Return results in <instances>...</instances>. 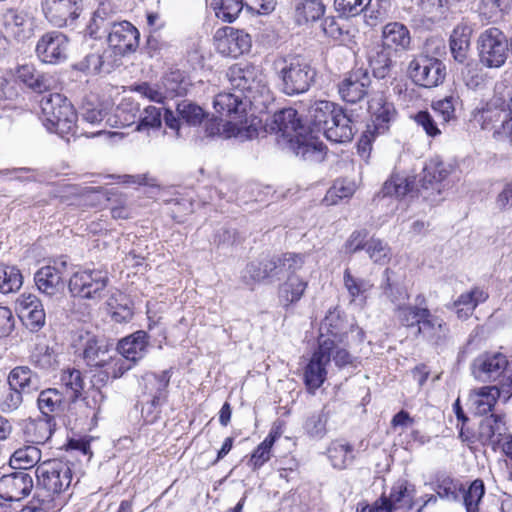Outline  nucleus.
I'll return each instance as SVG.
<instances>
[{"mask_svg":"<svg viewBox=\"0 0 512 512\" xmlns=\"http://www.w3.org/2000/svg\"><path fill=\"white\" fill-rule=\"evenodd\" d=\"M399 57L397 51L384 42L374 45L367 52L369 64H393L398 61Z\"/></svg>","mask_w":512,"mask_h":512,"instance_id":"53","label":"nucleus"},{"mask_svg":"<svg viewBox=\"0 0 512 512\" xmlns=\"http://www.w3.org/2000/svg\"><path fill=\"white\" fill-rule=\"evenodd\" d=\"M139 31L128 21L115 22L107 36L109 46L117 55L134 52L139 45Z\"/></svg>","mask_w":512,"mask_h":512,"instance_id":"10","label":"nucleus"},{"mask_svg":"<svg viewBox=\"0 0 512 512\" xmlns=\"http://www.w3.org/2000/svg\"><path fill=\"white\" fill-rule=\"evenodd\" d=\"M371 78L368 67L359 66L353 69L339 84L341 98L348 103H357L366 95Z\"/></svg>","mask_w":512,"mask_h":512,"instance_id":"13","label":"nucleus"},{"mask_svg":"<svg viewBox=\"0 0 512 512\" xmlns=\"http://www.w3.org/2000/svg\"><path fill=\"white\" fill-rule=\"evenodd\" d=\"M485 494V486L482 480H474L467 491L462 489L464 505L467 512H479V503Z\"/></svg>","mask_w":512,"mask_h":512,"instance_id":"55","label":"nucleus"},{"mask_svg":"<svg viewBox=\"0 0 512 512\" xmlns=\"http://www.w3.org/2000/svg\"><path fill=\"white\" fill-rule=\"evenodd\" d=\"M46 19L57 27L72 24L80 15L82 0H42Z\"/></svg>","mask_w":512,"mask_h":512,"instance_id":"8","label":"nucleus"},{"mask_svg":"<svg viewBox=\"0 0 512 512\" xmlns=\"http://www.w3.org/2000/svg\"><path fill=\"white\" fill-rule=\"evenodd\" d=\"M148 335L144 331H137L134 334L122 339L117 346L119 354L126 360L136 362L147 353Z\"/></svg>","mask_w":512,"mask_h":512,"instance_id":"29","label":"nucleus"},{"mask_svg":"<svg viewBox=\"0 0 512 512\" xmlns=\"http://www.w3.org/2000/svg\"><path fill=\"white\" fill-rule=\"evenodd\" d=\"M329 418V413L325 407L316 413L310 415L304 424V430L312 438H322L327 432L326 425Z\"/></svg>","mask_w":512,"mask_h":512,"instance_id":"54","label":"nucleus"},{"mask_svg":"<svg viewBox=\"0 0 512 512\" xmlns=\"http://www.w3.org/2000/svg\"><path fill=\"white\" fill-rule=\"evenodd\" d=\"M74 341L83 349V359L90 367H103L111 357L104 340L88 330H79Z\"/></svg>","mask_w":512,"mask_h":512,"instance_id":"9","label":"nucleus"},{"mask_svg":"<svg viewBox=\"0 0 512 512\" xmlns=\"http://www.w3.org/2000/svg\"><path fill=\"white\" fill-rule=\"evenodd\" d=\"M506 434V425L501 415L491 414L481 420L479 438L483 444L491 445L493 449L502 442Z\"/></svg>","mask_w":512,"mask_h":512,"instance_id":"28","label":"nucleus"},{"mask_svg":"<svg viewBox=\"0 0 512 512\" xmlns=\"http://www.w3.org/2000/svg\"><path fill=\"white\" fill-rule=\"evenodd\" d=\"M41 120L49 132L60 135L69 133L74 128L77 115L66 97L60 93H51L40 101Z\"/></svg>","mask_w":512,"mask_h":512,"instance_id":"3","label":"nucleus"},{"mask_svg":"<svg viewBox=\"0 0 512 512\" xmlns=\"http://www.w3.org/2000/svg\"><path fill=\"white\" fill-rule=\"evenodd\" d=\"M488 297L489 295L485 290L474 287L470 291L462 293L454 301L452 308L459 319L466 320L473 314L476 307L484 303Z\"/></svg>","mask_w":512,"mask_h":512,"instance_id":"33","label":"nucleus"},{"mask_svg":"<svg viewBox=\"0 0 512 512\" xmlns=\"http://www.w3.org/2000/svg\"><path fill=\"white\" fill-rule=\"evenodd\" d=\"M310 133L304 135L303 133L296 136L290 142V148L296 156L310 162H321L325 158V146L318 140L317 136Z\"/></svg>","mask_w":512,"mask_h":512,"instance_id":"22","label":"nucleus"},{"mask_svg":"<svg viewBox=\"0 0 512 512\" xmlns=\"http://www.w3.org/2000/svg\"><path fill=\"white\" fill-rule=\"evenodd\" d=\"M22 284L23 276L17 267L0 265V293H14L21 288Z\"/></svg>","mask_w":512,"mask_h":512,"instance_id":"46","label":"nucleus"},{"mask_svg":"<svg viewBox=\"0 0 512 512\" xmlns=\"http://www.w3.org/2000/svg\"><path fill=\"white\" fill-rule=\"evenodd\" d=\"M113 23L106 7L102 5L93 13L86 31L92 38H101L104 34H109Z\"/></svg>","mask_w":512,"mask_h":512,"instance_id":"45","label":"nucleus"},{"mask_svg":"<svg viewBox=\"0 0 512 512\" xmlns=\"http://www.w3.org/2000/svg\"><path fill=\"white\" fill-rule=\"evenodd\" d=\"M507 53V39L501 30L492 27L481 33L479 55L482 64H505Z\"/></svg>","mask_w":512,"mask_h":512,"instance_id":"6","label":"nucleus"},{"mask_svg":"<svg viewBox=\"0 0 512 512\" xmlns=\"http://www.w3.org/2000/svg\"><path fill=\"white\" fill-rule=\"evenodd\" d=\"M313 66H289L282 70L283 91L288 95L306 92L314 81Z\"/></svg>","mask_w":512,"mask_h":512,"instance_id":"17","label":"nucleus"},{"mask_svg":"<svg viewBox=\"0 0 512 512\" xmlns=\"http://www.w3.org/2000/svg\"><path fill=\"white\" fill-rule=\"evenodd\" d=\"M371 0H334V7L340 17L351 18L361 14Z\"/></svg>","mask_w":512,"mask_h":512,"instance_id":"57","label":"nucleus"},{"mask_svg":"<svg viewBox=\"0 0 512 512\" xmlns=\"http://www.w3.org/2000/svg\"><path fill=\"white\" fill-rule=\"evenodd\" d=\"M17 306L26 327L39 331L46 323V314L41 300L32 294H22L17 299Z\"/></svg>","mask_w":512,"mask_h":512,"instance_id":"18","label":"nucleus"},{"mask_svg":"<svg viewBox=\"0 0 512 512\" xmlns=\"http://www.w3.org/2000/svg\"><path fill=\"white\" fill-rule=\"evenodd\" d=\"M409 74L416 85L431 88L444 80L446 72L445 66H413Z\"/></svg>","mask_w":512,"mask_h":512,"instance_id":"40","label":"nucleus"},{"mask_svg":"<svg viewBox=\"0 0 512 512\" xmlns=\"http://www.w3.org/2000/svg\"><path fill=\"white\" fill-rule=\"evenodd\" d=\"M7 384L24 395L38 391L41 386L38 374L28 366L14 367L8 374Z\"/></svg>","mask_w":512,"mask_h":512,"instance_id":"25","label":"nucleus"},{"mask_svg":"<svg viewBox=\"0 0 512 512\" xmlns=\"http://www.w3.org/2000/svg\"><path fill=\"white\" fill-rule=\"evenodd\" d=\"M279 436L280 433L278 431H270L263 442L253 451L249 460V464L253 469L260 468L271 458V449Z\"/></svg>","mask_w":512,"mask_h":512,"instance_id":"47","label":"nucleus"},{"mask_svg":"<svg viewBox=\"0 0 512 512\" xmlns=\"http://www.w3.org/2000/svg\"><path fill=\"white\" fill-rule=\"evenodd\" d=\"M426 309L425 297L418 295L416 297V304L399 305L396 309V317L402 326L417 330Z\"/></svg>","mask_w":512,"mask_h":512,"instance_id":"37","label":"nucleus"},{"mask_svg":"<svg viewBox=\"0 0 512 512\" xmlns=\"http://www.w3.org/2000/svg\"><path fill=\"white\" fill-rule=\"evenodd\" d=\"M446 2V0H421L420 7L429 21L437 22L445 15Z\"/></svg>","mask_w":512,"mask_h":512,"instance_id":"64","label":"nucleus"},{"mask_svg":"<svg viewBox=\"0 0 512 512\" xmlns=\"http://www.w3.org/2000/svg\"><path fill=\"white\" fill-rule=\"evenodd\" d=\"M509 7V0H482L480 14L487 21L495 23L503 19Z\"/></svg>","mask_w":512,"mask_h":512,"instance_id":"52","label":"nucleus"},{"mask_svg":"<svg viewBox=\"0 0 512 512\" xmlns=\"http://www.w3.org/2000/svg\"><path fill=\"white\" fill-rule=\"evenodd\" d=\"M267 261L269 282H274L301 270L305 263V255L288 252L280 256L267 258Z\"/></svg>","mask_w":512,"mask_h":512,"instance_id":"19","label":"nucleus"},{"mask_svg":"<svg viewBox=\"0 0 512 512\" xmlns=\"http://www.w3.org/2000/svg\"><path fill=\"white\" fill-rule=\"evenodd\" d=\"M34 486L32 476L25 471H17L0 478V497L5 501H20L28 496Z\"/></svg>","mask_w":512,"mask_h":512,"instance_id":"14","label":"nucleus"},{"mask_svg":"<svg viewBox=\"0 0 512 512\" xmlns=\"http://www.w3.org/2000/svg\"><path fill=\"white\" fill-rule=\"evenodd\" d=\"M37 403L44 418L53 417L52 414L61 411L64 397L57 389L48 388L40 392Z\"/></svg>","mask_w":512,"mask_h":512,"instance_id":"43","label":"nucleus"},{"mask_svg":"<svg viewBox=\"0 0 512 512\" xmlns=\"http://www.w3.org/2000/svg\"><path fill=\"white\" fill-rule=\"evenodd\" d=\"M355 192V185L347 180L338 179L327 191L323 202L330 206L336 205L340 200L350 198Z\"/></svg>","mask_w":512,"mask_h":512,"instance_id":"51","label":"nucleus"},{"mask_svg":"<svg viewBox=\"0 0 512 512\" xmlns=\"http://www.w3.org/2000/svg\"><path fill=\"white\" fill-rule=\"evenodd\" d=\"M36 52L43 64L65 61L68 54V39L60 32L47 33L38 41Z\"/></svg>","mask_w":512,"mask_h":512,"instance_id":"12","label":"nucleus"},{"mask_svg":"<svg viewBox=\"0 0 512 512\" xmlns=\"http://www.w3.org/2000/svg\"><path fill=\"white\" fill-rule=\"evenodd\" d=\"M216 40L218 50L232 58L248 52L251 48L249 34L231 27L217 31Z\"/></svg>","mask_w":512,"mask_h":512,"instance_id":"16","label":"nucleus"},{"mask_svg":"<svg viewBox=\"0 0 512 512\" xmlns=\"http://www.w3.org/2000/svg\"><path fill=\"white\" fill-rule=\"evenodd\" d=\"M507 357L498 352L483 353L472 362L471 369L473 376L480 381H496L505 377L508 372Z\"/></svg>","mask_w":512,"mask_h":512,"instance_id":"7","label":"nucleus"},{"mask_svg":"<svg viewBox=\"0 0 512 512\" xmlns=\"http://www.w3.org/2000/svg\"><path fill=\"white\" fill-rule=\"evenodd\" d=\"M353 448L349 444L334 442L328 448V457L334 468L344 469L351 464L354 456Z\"/></svg>","mask_w":512,"mask_h":512,"instance_id":"49","label":"nucleus"},{"mask_svg":"<svg viewBox=\"0 0 512 512\" xmlns=\"http://www.w3.org/2000/svg\"><path fill=\"white\" fill-rule=\"evenodd\" d=\"M335 348V340L323 335L318 337V348L304 370V383L310 392L314 393L326 380V366L331 361V354Z\"/></svg>","mask_w":512,"mask_h":512,"instance_id":"5","label":"nucleus"},{"mask_svg":"<svg viewBox=\"0 0 512 512\" xmlns=\"http://www.w3.org/2000/svg\"><path fill=\"white\" fill-rule=\"evenodd\" d=\"M274 127L282 136L288 138L289 143L295 139L297 135L303 133L304 127L301 125L300 119L297 117V111L287 108L275 113Z\"/></svg>","mask_w":512,"mask_h":512,"instance_id":"35","label":"nucleus"},{"mask_svg":"<svg viewBox=\"0 0 512 512\" xmlns=\"http://www.w3.org/2000/svg\"><path fill=\"white\" fill-rule=\"evenodd\" d=\"M38 290L48 297H58L64 289L63 272L55 265L41 267L34 275Z\"/></svg>","mask_w":512,"mask_h":512,"instance_id":"20","label":"nucleus"},{"mask_svg":"<svg viewBox=\"0 0 512 512\" xmlns=\"http://www.w3.org/2000/svg\"><path fill=\"white\" fill-rule=\"evenodd\" d=\"M353 327L337 311H329L320 326V335L343 343L349 330Z\"/></svg>","mask_w":512,"mask_h":512,"instance_id":"36","label":"nucleus"},{"mask_svg":"<svg viewBox=\"0 0 512 512\" xmlns=\"http://www.w3.org/2000/svg\"><path fill=\"white\" fill-rule=\"evenodd\" d=\"M369 111L372 123L367 125L366 133L374 137L388 131L390 122L396 116L394 105L386 101L383 95H375L369 101Z\"/></svg>","mask_w":512,"mask_h":512,"instance_id":"15","label":"nucleus"},{"mask_svg":"<svg viewBox=\"0 0 512 512\" xmlns=\"http://www.w3.org/2000/svg\"><path fill=\"white\" fill-rule=\"evenodd\" d=\"M422 55L426 61L432 64H441L443 57L446 55V44L442 38L431 37L426 40Z\"/></svg>","mask_w":512,"mask_h":512,"instance_id":"56","label":"nucleus"},{"mask_svg":"<svg viewBox=\"0 0 512 512\" xmlns=\"http://www.w3.org/2000/svg\"><path fill=\"white\" fill-rule=\"evenodd\" d=\"M14 75L17 80L37 93L49 91L57 85L54 76L38 71L35 66H16Z\"/></svg>","mask_w":512,"mask_h":512,"instance_id":"21","label":"nucleus"},{"mask_svg":"<svg viewBox=\"0 0 512 512\" xmlns=\"http://www.w3.org/2000/svg\"><path fill=\"white\" fill-rule=\"evenodd\" d=\"M144 381L145 389L152 396V399L143 407L142 412L154 413V415L148 419V421L153 422L160 414V406L166 401L170 373L168 370H164L160 374L147 373L144 377Z\"/></svg>","mask_w":512,"mask_h":512,"instance_id":"11","label":"nucleus"},{"mask_svg":"<svg viewBox=\"0 0 512 512\" xmlns=\"http://www.w3.org/2000/svg\"><path fill=\"white\" fill-rule=\"evenodd\" d=\"M3 18L6 32L18 41H23L32 35V22L26 12L9 9Z\"/></svg>","mask_w":512,"mask_h":512,"instance_id":"27","label":"nucleus"},{"mask_svg":"<svg viewBox=\"0 0 512 512\" xmlns=\"http://www.w3.org/2000/svg\"><path fill=\"white\" fill-rule=\"evenodd\" d=\"M451 172L450 165L445 164L439 157L431 158L423 169V176L421 179L422 187L424 189H436L437 187Z\"/></svg>","mask_w":512,"mask_h":512,"instance_id":"38","label":"nucleus"},{"mask_svg":"<svg viewBox=\"0 0 512 512\" xmlns=\"http://www.w3.org/2000/svg\"><path fill=\"white\" fill-rule=\"evenodd\" d=\"M307 281L301 279L296 274H290L286 281L279 286L278 296L280 302L285 306L297 303L303 296Z\"/></svg>","mask_w":512,"mask_h":512,"instance_id":"41","label":"nucleus"},{"mask_svg":"<svg viewBox=\"0 0 512 512\" xmlns=\"http://www.w3.org/2000/svg\"><path fill=\"white\" fill-rule=\"evenodd\" d=\"M243 277L253 282H269L267 258L249 263L244 270Z\"/></svg>","mask_w":512,"mask_h":512,"instance_id":"63","label":"nucleus"},{"mask_svg":"<svg viewBox=\"0 0 512 512\" xmlns=\"http://www.w3.org/2000/svg\"><path fill=\"white\" fill-rule=\"evenodd\" d=\"M500 396L497 386H485L470 396L471 409L476 415H485L492 410Z\"/></svg>","mask_w":512,"mask_h":512,"instance_id":"39","label":"nucleus"},{"mask_svg":"<svg viewBox=\"0 0 512 512\" xmlns=\"http://www.w3.org/2000/svg\"><path fill=\"white\" fill-rule=\"evenodd\" d=\"M435 491L437 496L441 499L458 501L462 494V486L453 479L446 477L441 481H438Z\"/></svg>","mask_w":512,"mask_h":512,"instance_id":"61","label":"nucleus"},{"mask_svg":"<svg viewBox=\"0 0 512 512\" xmlns=\"http://www.w3.org/2000/svg\"><path fill=\"white\" fill-rule=\"evenodd\" d=\"M325 14L322 0H294L293 18L297 25H306L320 20Z\"/></svg>","mask_w":512,"mask_h":512,"instance_id":"30","label":"nucleus"},{"mask_svg":"<svg viewBox=\"0 0 512 512\" xmlns=\"http://www.w3.org/2000/svg\"><path fill=\"white\" fill-rule=\"evenodd\" d=\"M338 105L326 100L315 101L308 109L307 119L310 124L311 133H322L324 135L327 126L331 123L336 114Z\"/></svg>","mask_w":512,"mask_h":512,"instance_id":"24","label":"nucleus"},{"mask_svg":"<svg viewBox=\"0 0 512 512\" xmlns=\"http://www.w3.org/2000/svg\"><path fill=\"white\" fill-rule=\"evenodd\" d=\"M231 86L237 92H220L214 98V108L221 116L230 118L228 126L233 127L232 134L238 135L245 129L247 102L249 98L244 93H252L257 89L259 82L255 66H231L227 72Z\"/></svg>","mask_w":512,"mask_h":512,"instance_id":"1","label":"nucleus"},{"mask_svg":"<svg viewBox=\"0 0 512 512\" xmlns=\"http://www.w3.org/2000/svg\"><path fill=\"white\" fill-rule=\"evenodd\" d=\"M417 192L415 177L394 173L384 182L380 193L383 197L402 198L414 196Z\"/></svg>","mask_w":512,"mask_h":512,"instance_id":"32","label":"nucleus"},{"mask_svg":"<svg viewBox=\"0 0 512 512\" xmlns=\"http://www.w3.org/2000/svg\"><path fill=\"white\" fill-rule=\"evenodd\" d=\"M216 16L224 22H233L243 10L245 0H213Z\"/></svg>","mask_w":512,"mask_h":512,"instance_id":"48","label":"nucleus"},{"mask_svg":"<svg viewBox=\"0 0 512 512\" xmlns=\"http://www.w3.org/2000/svg\"><path fill=\"white\" fill-rule=\"evenodd\" d=\"M343 283L353 301L359 297L365 298L366 293L373 287L369 280L353 276L349 269L344 271Z\"/></svg>","mask_w":512,"mask_h":512,"instance_id":"50","label":"nucleus"},{"mask_svg":"<svg viewBox=\"0 0 512 512\" xmlns=\"http://www.w3.org/2000/svg\"><path fill=\"white\" fill-rule=\"evenodd\" d=\"M369 231L365 228L353 231L344 244V250L347 254H355L361 250H366Z\"/></svg>","mask_w":512,"mask_h":512,"instance_id":"62","label":"nucleus"},{"mask_svg":"<svg viewBox=\"0 0 512 512\" xmlns=\"http://www.w3.org/2000/svg\"><path fill=\"white\" fill-rule=\"evenodd\" d=\"M109 283L108 273L100 269H85L75 272L68 284L73 297L100 300Z\"/></svg>","mask_w":512,"mask_h":512,"instance_id":"4","label":"nucleus"},{"mask_svg":"<svg viewBox=\"0 0 512 512\" xmlns=\"http://www.w3.org/2000/svg\"><path fill=\"white\" fill-rule=\"evenodd\" d=\"M383 42L396 50L399 55L409 49L411 43L410 32L408 28L399 22H391L383 27Z\"/></svg>","mask_w":512,"mask_h":512,"instance_id":"34","label":"nucleus"},{"mask_svg":"<svg viewBox=\"0 0 512 512\" xmlns=\"http://www.w3.org/2000/svg\"><path fill=\"white\" fill-rule=\"evenodd\" d=\"M504 89L503 84H497L495 86V95L490 100L489 103L486 104L481 110H478L475 115L477 121L481 122L482 128L487 129L488 125L494 120V118H499L501 113L506 111L507 102H508V92L504 94L502 92Z\"/></svg>","mask_w":512,"mask_h":512,"instance_id":"31","label":"nucleus"},{"mask_svg":"<svg viewBox=\"0 0 512 512\" xmlns=\"http://www.w3.org/2000/svg\"><path fill=\"white\" fill-rule=\"evenodd\" d=\"M365 251L374 263L385 264L390 259L389 246L379 238L371 237Z\"/></svg>","mask_w":512,"mask_h":512,"instance_id":"60","label":"nucleus"},{"mask_svg":"<svg viewBox=\"0 0 512 512\" xmlns=\"http://www.w3.org/2000/svg\"><path fill=\"white\" fill-rule=\"evenodd\" d=\"M177 111L182 122H185L189 126L201 124L205 116L204 111L200 106L186 101L178 104Z\"/></svg>","mask_w":512,"mask_h":512,"instance_id":"59","label":"nucleus"},{"mask_svg":"<svg viewBox=\"0 0 512 512\" xmlns=\"http://www.w3.org/2000/svg\"><path fill=\"white\" fill-rule=\"evenodd\" d=\"M335 113L325 130L324 136L334 143L351 141L355 132L351 117L340 106Z\"/></svg>","mask_w":512,"mask_h":512,"instance_id":"23","label":"nucleus"},{"mask_svg":"<svg viewBox=\"0 0 512 512\" xmlns=\"http://www.w3.org/2000/svg\"><path fill=\"white\" fill-rule=\"evenodd\" d=\"M41 451L36 445H26L14 451L10 462L21 471L40 464Z\"/></svg>","mask_w":512,"mask_h":512,"instance_id":"44","label":"nucleus"},{"mask_svg":"<svg viewBox=\"0 0 512 512\" xmlns=\"http://www.w3.org/2000/svg\"><path fill=\"white\" fill-rule=\"evenodd\" d=\"M61 383L71 391L70 398L76 399L84 388L82 373L77 369H67L61 374Z\"/></svg>","mask_w":512,"mask_h":512,"instance_id":"58","label":"nucleus"},{"mask_svg":"<svg viewBox=\"0 0 512 512\" xmlns=\"http://www.w3.org/2000/svg\"><path fill=\"white\" fill-rule=\"evenodd\" d=\"M35 476L38 487L51 498L52 506L62 508L65 500L61 496L69 491L72 483L71 464L59 458L48 459L36 466Z\"/></svg>","mask_w":512,"mask_h":512,"instance_id":"2","label":"nucleus"},{"mask_svg":"<svg viewBox=\"0 0 512 512\" xmlns=\"http://www.w3.org/2000/svg\"><path fill=\"white\" fill-rule=\"evenodd\" d=\"M54 425L53 417H40L24 421L22 430L26 442L33 445L44 444L52 436Z\"/></svg>","mask_w":512,"mask_h":512,"instance_id":"26","label":"nucleus"},{"mask_svg":"<svg viewBox=\"0 0 512 512\" xmlns=\"http://www.w3.org/2000/svg\"><path fill=\"white\" fill-rule=\"evenodd\" d=\"M447 332L448 327L446 322L441 317L433 315L427 308L415 335H422L425 338L434 340L444 337Z\"/></svg>","mask_w":512,"mask_h":512,"instance_id":"42","label":"nucleus"}]
</instances>
